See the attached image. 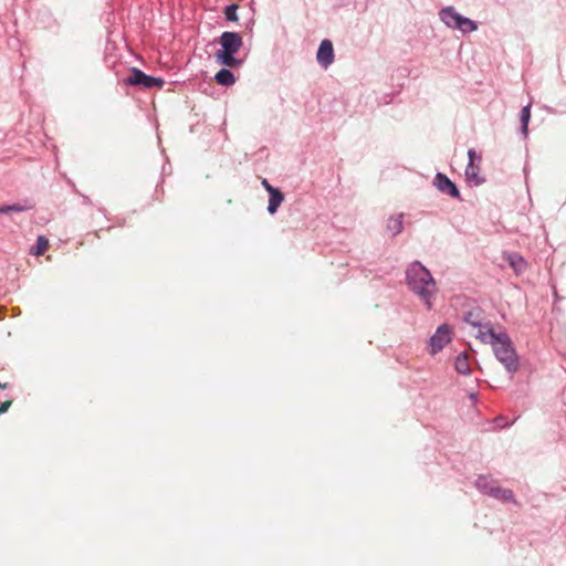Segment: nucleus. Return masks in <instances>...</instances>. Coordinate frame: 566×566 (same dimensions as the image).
Masks as SVG:
<instances>
[{"label":"nucleus","mask_w":566,"mask_h":566,"mask_svg":"<svg viewBox=\"0 0 566 566\" xmlns=\"http://www.w3.org/2000/svg\"><path fill=\"white\" fill-rule=\"evenodd\" d=\"M409 287L431 308V297L436 294V282L431 273L420 263L413 262L407 270Z\"/></svg>","instance_id":"nucleus-1"},{"label":"nucleus","mask_w":566,"mask_h":566,"mask_svg":"<svg viewBox=\"0 0 566 566\" xmlns=\"http://www.w3.org/2000/svg\"><path fill=\"white\" fill-rule=\"evenodd\" d=\"M464 17L460 14L459 19L457 20V23L454 24L453 29H459L461 25V22L463 21Z\"/></svg>","instance_id":"nucleus-25"},{"label":"nucleus","mask_w":566,"mask_h":566,"mask_svg":"<svg viewBox=\"0 0 566 566\" xmlns=\"http://www.w3.org/2000/svg\"><path fill=\"white\" fill-rule=\"evenodd\" d=\"M32 206L25 203H12V205H3L0 206V214H9L11 212H22L28 209H31Z\"/></svg>","instance_id":"nucleus-17"},{"label":"nucleus","mask_w":566,"mask_h":566,"mask_svg":"<svg viewBox=\"0 0 566 566\" xmlns=\"http://www.w3.org/2000/svg\"><path fill=\"white\" fill-rule=\"evenodd\" d=\"M436 187L443 193L451 196L452 198H459L460 192L457 186L443 174L438 172L434 177Z\"/></svg>","instance_id":"nucleus-8"},{"label":"nucleus","mask_w":566,"mask_h":566,"mask_svg":"<svg viewBox=\"0 0 566 566\" xmlns=\"http://www.w3.org/2000/svg\"><path fill=\"white\" fill-rule=\"evenodd\" d=\"M124 83L129 86H143L145 88H151L154 86L161 87L164 80L160 77H153L145 74L139 69H132L130 75L124 80Z\"/></svg>","instance_id":"nucleus-4"},{"label":"nucleus","mask_w":566,"mask_h":566,"mask_svg":"<svg viewBox=\"0 0 566 566\" xmlns=\"http://www.w3.org/2000/svg\"><path fill=\"white\" fill-rule=\"evenodd\" d=\"M317 62L324 69H327L334 61L333 43L329 40H323L317 51Z\"/></svg>","instance_id":"nucleus-7"},{"label":"nucleus","mask_w":566,"mask_h":566,"mask_svg":"<svg viewBox=\"0 0 566 566\" xmlns=\"http://www.w3.org/2000/svg\"><path fill=\"white\" fill-rule=\"evenodd\" d=\"M489 495L501 500L503 502H513L516 503L513 492L510 489H503L500 486H492L490 489Z\"/></svg>","instance_id":"nucleus-10"},{"label":"nucleus","mask_w":566,"mask_h":566,"mask_svg":"<svg viewBox=\"0 0 566 566\" xmlns=\"http://www.w3.org/2000/svg\"><path fill=\"white\" fill-rule=\"evenodd\" d=\"M4 312H6V307L0 306V319H2V318H3V316H4Z\"/></svg>","instance_id":"nucleus-28"},{"label":"nucleus","mask_w":566,"mask_h":566,"mask_svg":"<svg viewBox=\"0 0 566 566\" xmlns=\"http://www.w3.org/2000/svg\"><path fill=\"white\" fill-rule=\"evenodd\" d=\"M454 367H455L457 371L462 375L470 374L471 369H470L469 359H468L467 354L462 353L457 357Z\"/></svg>","instance_id":"nucleus-16"},{"label":"nucleus","mask_w":566,"mask_h":566,"mask_svg":"<svg viewBox=\"0 0 566 566\" xmlns=\"http://www.w3.org/2000/svg\"><path fill=\"white\" fill-rule=\"evenodd\" d=\"M480 340L493 346L496 358L506 367L509 371L517 369V357L512 346L510 337L505 333H495L493 328H488Z\"/></svg>","instance_id":"nucleus-2"},{"label":"nucleus","mask_w":566,"mask_h":566,"mask_svg":"<svg viewBox=\"0 0 566 566\" xmlns=\"http://www.w3.org/2000/svg\"><path fill=\"white\" fill-rule=\"evenodd\" d=\"M484 319H485L484 312L479 307L469 311L464 316V321L469 325H471L472 327L478 329L475 337L479 339H480V335H482V333H484L488 328H492L491 324L485 323Z\"/></svg>","instance_id":"nucleus-6"},{"label":"nucleus","mask_w":566,"mask_h":566,"mask_svg":"<svg viewBox=\"0 0 566 566\" xmlns=\"http://www.w3.org/2000/svg\"><path fill=\"white\" fill-rule=\"evenodd\" d=\"M10 387H11V385L9 382H0V388L1 389H8Z\"/></svg>","instance_id":"nucleus-27"},{"label":"nucleus","mask_w":566,"mask_h":566,"mask_svg":"<svg viewBox=\"0 0 566 566\" xmlns=\"http://www.w3.org/2000/svg\"><path fill=\"white\" fill-rule=\"evenodd\" d=\"M452 328L448 324L440 325L429 340V353L436 355L452 339Z\"/></svg>","instance_id":"nucleus-5"},{"label":"nucleus","mask_w":566,"mask_h":566,"mask_svg":"<svg viewBox=\"0 0 566 566\" xmlns=\"http://www.w3.org/2000/svg\"><path fill=\"white\" fill-rule=\"evenodd\" d=\"M505 259L516 273H521L526 269V262L518 254H507Z\"/></svg>","instance_id":"nucleus-15"},{"label":"nucleus","mask_w":566,"mask_h":566,"mask_svg":"<svg viewBox=\"0 0 566 566\" xmlns=\"http://www.w3.org/2000/svg\"><path fill=\"white\" fill-rule=\"evenodd\" d=\"M476 29H478L476 23L465 17H464L463 21L461 22V25L459 27V30H461L463 32H471V31H475Z\"/></svg>","instance_id":"nucleus-20"},{"label":"nucleus","mask_w":566,"mask_h":566,"mask_svg":"<svg viewBox=\"0 0 566 566\" xmlns=\"http://www.w3.org/2000/svg\"><path fill=\"white\" fill-rule=\"evenodd\" d=\"M476 486L478 489H480L482 492L489 494L490 492V489L493 485V481L490 480L488 476H479V479L476 480Z\"/></svg>","instance_id":"nucleus-19"},{"label":"nucleus","mask_w":566,"mask_h":566,"mask_svg":"<svg viewBox=\"0 0 566 566\" xmlns=\"http://www.w3.org/2000/svg\"><path fill=\"white\" fill-rule=\"evenodd\" d=\"M237 11H238V6L237 4H230V6L226 7V9H224L226 18L229 21H233V22L238 21Z\"/></svg>","instance_id":"nucleus-21"},{"label":"nucleus","mask_w":566,"mask_h":566,"mask_svg":"<svg viewBox=\"0 0 566 566\" xmlns=\"http://www.w3.org/2000/svg\"><path fill=\"white\" fill-rule=\"evenodd\" d=\"M468 156H469V164H468L467 169H465V176L469 179H473V180H476V182H480V179L478 178L479 177V172H480V167L474 164V160L476 158V154H475V151L473 149H470L468 151Z\"/></svg>","instance_id":"nucleus-9"},{"label":"nucleus","mask_w":566,"mask_h":566,"mask_svg":"<svg viewBox=\"0 0 566 566\" xmlns=\"http://www.w3.org/2000/svg\"><path fill=\"white\" fill-rule=\"evenodd\" d=\"M402 218H403L402 213H399V214H396V216H390L388 218V220H387V230L392 235L399 234L402 231V229H403Z\"/></svg>","instance_id":"nucleus-12"},{"label":"nucleus","mask_w":566,"mask_h":566,"mask_svg":"<svg viewBox=\"0 0 566 566\" xmlns=\"http://www.w3.org/2000/svg\"><path fill=\"white\" fill-rule=\"evenodd\" d=\"M221 50L217 51L214 57L221 65L237 67L241 65V60L234 55L243 45L242 36L235 32L226 31L220 36Z\"/></svg>","instance_id":"nucleus-3"},{"label":"nucleus","mask_w":566,"mask_h":566,"mask_svg":"<svg viewBox=\"0 0 566 566\" xmlns=\"http://www.w3.org/2000/svg\"><path fill=\"white\" fill-rule=\"evenodd\" d=\"M283 200H284V196H283V193L279 189H276L273 192H271L270 193V199H269L268 211L271 214H274L276 212L277 208L283 202Z\"/></svg>","instance_id":"nucleus-14"},{"label":"nucleus","mask_w":566,"mask_h":566,"mask_svg":"<svg viewBox=\"0 0 566 566\" xmlns=\"http://www.w3.org/2000/svg\"><path fill=\"white\" fill-rule=\"evenodd\" d=\"M440 19L449 27L453 28L457 23V20L460 17V13H458L452 7L443 8L440 13Z\"/></svg>","instance_id":"nucleus-11"},{"label":"nucleus","mask_w":566,"mask_h":566,"mask_svg":"<svg viewBox=\"0 0 566 566\" xmlns=\"http://www.w3.org/2000/svg\"><path fill=\"white\" fill-rule=\"evenodd\" d=\"M11 406V400H7V401H3L0 403V415L8 411V409L10 408Z\"/></svg>","instance_id":"nucleus-23"},{"label":"nucleus","mask_w":566,"mask_h":566,"mask_svg":"<svg viewBox=\"0 0 566 566\" xmlns=\"http://www.w3.org/2000/svg\"><path fill=\"white\" fill-rule=\"evenodd\" d=\"M49 248V240L44 237H38V256L43 255Z\"/></svg>","instance_id":"nucleus-22"},{"label":"nucleus","mask_w":566,"mask_h":566,"mask_svg":"<svg viewBox=\"0 0 566 566\" xmlns=\"http://www.w3.org/2000/svg\"><path fill=\"white\" fill-rule=\"evenodd\" d=\"M35 252H36L35 244L30 245V248H29V254H30V255H34V256H35Z\"/></svg>","instance_id":"nucleus-26"},{"label":"nucleus","mask_w":566,"mask_h":566,"mask_svg":"<svg viewBox=\"0 0 566 566\" xmlns=\"http://www.w3.org/2000/svg\"><path fill=\"white\" fill-rule=\"evenodd\" d=\"M262 186L266 189V191L269 193L273 192L274 190H276V188H274L272 185L269 184V181L266 179H263L262 180Z\"/></svg>","instance_id":"nucleus-24"},{"label":"nucleus","mask_w":566,"mask_h":566,"mask_svg":"<svg viewBox=\"0 0 566 566\" xmlns=\"http://www.w3.org/2000/svg\"><path fill=\"white\" fill-rule=\"evenodd\" d=\"M216 82L223 86H231L235 82L233 73L227 69H221L214 76Z\"/></svg>","instance_id":"nucleus-13"},{"label":"nucleus","mask_w":566,"mask_h":566,"mask_svg":"<svg viewBox=\"0 0 566 566\" xmlns=\"http://www.w3.org/2000/svg\"><path fill=\"white\" fill-rule=\"evenodd\" d=\"M531 118V109L530 105L524 106L521 111V123H522V132L524 135L527 133V125Z\"/></svg>","instance_id":"nucleus-18"}]
</instances>
